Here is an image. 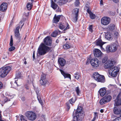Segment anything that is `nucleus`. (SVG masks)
I'll return each instance as SVG.
<instances>
[{
	"mask_svg": "<svg viewBox=\"0 0 121 121\" xmlns=\"http://www.w3.org/2000/svg\"><path fill=\"white\" fill-rule=\"evenodd\" d=\"M82 107H78L75 111V116L71 121H81L84 115V112L82 110Z\"/></svg>",
	"mask_w": 121,
	"mask_h": 121,
	"instance_id": "obj_1",
	"label": "nucleus"
},
{
	"mask_svg": "<svg viewBox=\"0 0 121 121\" xmlns=\"http://www.w3.org/2000/svg\"><path fill=\"white\" fill-rule=\"evenodd\" d=\"M51 48L46 46L44 43L40 44L38 49V52L40 55H44L48 52Z\"/></svg>",
	"mask_w": 121,
	"mask_h": 121,
	"instance_id": "obj_2",
	"label": "nucleus"
},
{
	"mask_svg": "<svg viewBox=\"0 0 121 121\" xmlns=\"http://www.w3.org/2000/svg\"><path fill=\"white\" fill-rule=\"evenodd\" d=\"M11 69V67L9 66L1 68L0 69V76L2 78L5 77Z\"/></svg>",
	"mask_w": 121,
	"mask_h": 121,
	"instance_id": "obj_3",
	"label": "nucleus"
},
{
	"mask_svg": "<svg viewBox=\"0 0 121 121\" xmlns=\"http://www.w3.org/2000/svg\"><path fill=\"white\" fill-rule=\"evenodd\" d=\"M119 71V69L117 67L114 66L110 69L109 73L112 76L115 77L117 76Z\"/></svg>",
	"mask_w": 121,
	"mask_h": 121,
	"instance_id": "obj_4",
	"label": "nucleus"
},
{
	"mask_svg": "<svg viewBox=\"0 0 121 121\" xmlns=\"http://www.w3.org/2000/svg\"><path fill=\"white\" fill-rule=\"evenodd\" d=\"M117 46L115 44L108 45L106 47V50L108 52H114L117 50Z\"/></svg>",
	"mask_w": 121,
	"mask_h": 121,
	"instance_id": "obj_5",
	"label": "nucleus"
},
{
	"mask_svg": "<svg viewBox=\"0 0 121 121\" xmlns=\"http://www.w3.org/2000/svg\"><path fill=\"white\" fill-rule=\"evenodd\" d=\"M25 115L27 118L29 120L33 121L36 118V116L34 112L30 111L27 112L26 113Z\"/></svg>",
	"mask_w": 121,
	"mask_h": 121,
	"instance_id": "obj_6",
	"label": "nucleus"
},
{
	"mask_svg": "<svg viewBox=\"0 0 121 121\" xmlns=\"http://www.w3.org/2000/svg\"><path fill=\"white\" fill-rule=\"evenodd\" d=\"M90 63L91 65L94 68L98 67L99 64V60L95 58L92 59L91 60Z\"/></svg>",
	"mask_w": 121,
	"mask_h": 121,
	"instance_id": "obj_7",
	"label": "nucleus"
},
{
	"mask_svg": "<svg viewBox=\"0 0 121 121\" xmlns=\"http://www.w3.org/2000/svg\"><path fill=\"white\" fill-rule=\"evenodd\" d=\"M111 19L109 17H103L101 20V22L104 25H107L110 22Z\"/></svg>",
	"mask_w": 121,
	"mask_h": 121,
	"instance_id": "obj_8",
	"label": "nucleus"
},
{
	"mask_svg": "<svg viewBox=\"0 0 121 121\" xmlns=\"http://www.w3.org/2000/svg\"><path fill=\"white\" fill-rule=\"evenodd\" d=\"M113 62L112 61L107 60L104 65V67L105 69H111L113 66Z\"/></svg>",
	"mask_w": 121,
	"mask_h": 121,
	"instance_id": "obj_9",
	"label": "nucleus"
},
{
	"mask_svg": "<svg viewBox=\"0 0 121 121\" xmlns=\"http://www.w3.org/2000/svg\"><path fill=\"white\" fill-rule=\"evenodd\" d=\"M115 101V105L118 106L121 105V95L120 94L117 95Z\"/></svg>",
	"mask_w": 121,
	"mask_h": 121,
	"instance_id": "obj_10",
	"label": "nucleus"
},
{
	"mask_svg": "<svg viewBox=\"0 0 121 121\" xmlns=\"http://www.w3.org/2000/svg\"><path fill=\"white\" fill-rule=\"evenodd\" d=\"M40 84L42 85H44L46 84L48 85L49 84V82L47 81L46 79V77L44 75H43L41 78V80L40 81Z\"/></svg>",
	"mask_w": 121,
	"mask_h": 121,
	"instance_id": "obj_11",
	"label": "nucleus"
},
{
	"mask_svg": "<svg viewBox=\"0 0 121 121\" xmlns=\"http://www.w3.org/2000/svg\"><path fill=\"white\" fill-rule=\"evenodd\" d=\"M44 42L45 45L48 46H50L52 43V40L51 37L47 36L44 39Z\"/></svg>",
	"mask_w": 121,
	"mask_h": 121,
	"instance_id": "obj_12",
	"label": "nucleus"
},
{
	"mask_svg": "<svg viewBox=\"0 0 121 121\" xmlns=\"http://www.w3.org/2000/svg\"><path fill=\"white\" fill-rule=\"evenodd\" d=\"M69 25L68 23L65 22V23L60 24L59 26V28L61 30L65 29L66 30L69 28Z\"/></svg>",
	"mask_w": 121,
	"mask_h": 121,
	"instance_id": "obj_13",
	"label": "nucleus"
},
{
	"mask_svg": "<svg viewBox=\"0 0 121 121\" xmlns=\"http://www.w3.org/2000/svg\"><path fill=\"white\" fill-rule=\"evenodd\" d=\"M95 56L96 57H99L102 56V53L101 51L98 49H95L94 51Z\"/></svg>",
	"mask_w": 121,
	"mask_h": 121,
	"instance_id": "obj_14",
	"label": "nucleus"
},
{
	"mask_svg": "<svg viewBox=\"0 0 121 121\" xmlns=\"http://www.w3.org/2000/svg\"><path fill=\"white\" fill-rule=\"evenodd\" d=\"M113 112L116 115L120 114L121 116V108L119 107H114Z\"/></svg>",
	"mask_w": 121,
	"mask_h": 121,
	"instance_id": "obj_15",
	"label": "nucleus"
},
{
	"mask_svg": "<svg viewBox=\"0 0 121 121\" xmlns=\"http://www.w3.org/2000/svg\"><path fill=\"white\" fill-rule=\"evenodd\" d=\"M7 8V4L6 3H3L0 6V10L2 11H4Z\"/></svg>",
	"mask_w": 121,
	"mask_h": 121,
	"instance_id": "obj_16",
	"label": "nucleus"
},
{
	"mask_svg": "<svg viewBox=\"0 0 121 121\" xmlns=\"http://www.w3.org/2000/svg\"><path fill=\"white\" fill-rule=\"evenodd\" d=\"M59 64L61 67L64 66L65 64L66 61L65 59L62 58H59L58 60Z\"/></svg>",
	"mask_w": 121,
	"mask_h": 121,
	"instance_id": "obj_17",
	"label": "nucleus"
},
{
	"mask_svg": "<svg viewBox=\"0 0 121 121\" xmlns=\"http://www.w3.org/2000/svg\"><path fill=\"white\" fill-rule=\"evenodd\" d=\"M79 12L78 9L77 8H75L74 9L73 14H75V16L74 18V19L73 21L75 22L77 21L78 19V17Z\"/></svg>",
	"mask_w": 121,
	"mask_h": 121,
	"instance_id": "obj_18",
	"label": "nucleus"
},
{
	"mask_svg": "<svg viewBox=\"0 0 121 121\" xmlns=\"http://www.w3.org/2000/svg\"><path fill=\"white\" fill-rule=\"evenodd\" d=\"M60 70L65 78H69L70 79H71V75L70 74L66 73L61 69H60Z\"/></svg>",
	"mask_w": 121,
	"mask_h": 121,
	"instance_id": "obj_19",
	"label": "nucleus"
},
{
	"mask_svg": "<svg viewBox=\"0 0 121 121\" xmlns=\"http://www.w3.org/2000/svg\"><path fill=\"white\" fill-rule=\"evenodd\" d=\"M99 92L101 96H104L106 92V89L105 87L101 88L99 91Z\"/></svg>",
	"mask_w": 121,
	"mask_h": 121,
	"instance_id": "obj_20",
	"label": "nucleus"
},
{
	"mask_svg": "<svg viewBox=\"0 0 121 121\" xmlns=\"http://www.w3.org/2000/svg\"><path fill=\"white\" fill-rule=\"evenodd\" d=\"M105 37L108 40H112L113 39L112 35L109 32H107L105 34Z\"/></svg>",
	"mask_w": 121,
	"mask_h": 121,
	"instance_id": "obj_21",
	"label": "nucleus"
},
{
	"mask_svg": "<svg viewBox=\"0 0 121 121\" xmlns=\"http://www.w3.org/2000/svg\"><path fill=\"white\" fill-rule=\"evenodd\" d=\"M61 16H62L58 15L57 16L55 14L53 19V22L56 23L59 22Z\"/></svg>",
	"mask_w": 121,
	"mask_h": 121,
	"instance_id": "obj_22",
	"label": "nucleus"
},
{
	"mask_svg": "<svg viewBox=\"0 0 121 121\" xmlns=\"http://www.w3.org/2000/svg\"><path fill=\"white\" fill-rule=\"evenodd\" d=\"M96 45L99 47L102 46L105 43L104 42H103L100 39L97 40L96 41Z\"/></svg>",
	"mask_w": 121,
	"mask_h": 121,
	"instance_id": "obj_23",
	"label": "nucleus"
},
{
	"mask_svg": "<svg viewBox=\"0 0 121 121\" xmlns=\"http://www.w3.org/2000/svg\"><path fill=\"white\" fill-rule=\"evenodd\" d=\"M61 33V32L59 30H57L54 31L51 34V36L52 37H55L57 35Z\"/></svg>",
	"mask_w": 121,
	"mask_h": 121,
	"instance_id": "obj_24",
	"label": "nucleus"
},
{
	"mask_svg": "<svg viewBox=\"0 0 121 121\" xmlns=\"http://www.w3.org/2000/svg\"><path fill=\"white\" fill-rule=\"evenodd\" d=\"M51 7L53 9H55L58 7L57 4H56L52 0H51Z\"/></svg>",
	"mask_w": 121,
	"mask_h": 121,
	"instance_id": "obj_25",
	"label": "nucleus"
},
{
	"mask_svg": "<svg viewBox=\"0 0 121 121\" xmlns=\"http://www.w3.org/2000/svg\"><path fill=\"white\" fill-rule=\"evenodd\" d=\"M23 21H21L19 23V26H17L16 28L15 31L16 32H19V30L20 27H21V28H22V26H23L24 24V23H23Z\"/></svg>",
	"mask_w": 121,
	"mask_h": 121,
	"instance_id": "obj_26",
	"label": "nucleus"
},
{
	"mask_svg": "<svg viewBox=\"0 0 121 121\" xmlns=\"http://www.w3.org/2000/svg\"><path fill=\"white\" fill-rule=\"evenodd\" d=\"M116 27L115 25L113 24H111L108 26L109 30L111 31L114 30Z\"/></svg>",
	"mask_w": 121,
	"mask_h": 121,
	"instance_id": "obj_27",
	"label": "nucleus"
},
{
	"mask_svg": "<svg viewBox=\"0 0 121 121\" xmlns=\"http://www.w3.org/2000/svg\"><path fill=\"white\" fill-rule=\"evenodd\" d=\"M98 82H100L102 83H104L105 82V78L104 76L100 75L97 81Z\"/></svg>",
	"mask_w": 121,
	"mask_h": 121,
	"instance_id": "obj_28",
	"label": "nucleus"
},
{
	"mask_svg": "<svg viewBox=\"0 0 121 121\" xmlns=\"http://www.w3.org/2000/svg\"><path fill=\"white\" fill-rule=\"evenodd\" d=\"M100 75L99 74L98 72H96L93 74V77L95 80L97 81V80H98V79Z\"/></svg>",
	"mask_w": 121,
	"mask_h": 121,
	"instance_id": "obj_29",
	"label": "nucleus"
},
{
	"mask_svg": "<svg viewBox=\"0 0 121 121\" xmlns=\"http://www.w3.org/2000/svg\"><path fill=\"white\" fill-rule=\"evenodd\" d=\"M15 36L17 37V39L19 40V42H20L21 41V37L20 36L19 32L15 31Z\"/></svg>",
	"mask_w": 121,
	"mask_h": 121,
	"instance_id": "obj_30",
	"label": "nucleus"
},
{
	"mask_svg": "<svg viewBox=\"0 0 121 121\" xmlns=\"http://www.w3.org/2000/svg\"><path fill=\"white\" fill-rule=\"evenodd\" d=\"M33 3L28 2L26 5V7L28 10H30L31 9L33 6Z\"/></svg>",
	"mask_w": 121,
	"mask_h": 121,
	"instance_id": "obj_31",
	"label": "nucleus"
},
{
	"mask_svg": "<svg viewBox=\"0 0 121 121\" xmlns=\"http://www.w3.org/2000/svg\"><path fill=\"white\" fill-rule=\"evenodd\" d=\"M103 97L104 99L107 102L110 101L112 99V97L110 95L106 96Z\"/></svg>",
	"mask_w": 121,
	"mask_h": 121,
	"instance_id": "obj_32",
	"label": "nucleus"
},
{
	"mask_svg": "<svg viewBox=\"0 0 121 121\" xmlns=\"http://www.w3.org/2000/svg\"><path fill=\"white\" fill-rule=\"evenodd\" d=\"M106 102L104 97H103L99 101V103L101 105H103L105 104Z\"/></svg>",
	"mask_w": 121,
	"mask_h": 121,
	"instance_id": "obj_33",
	"label": "nucleus"
},
{
	"mask_svg": "<svg viewBox=\"0 0 121 121\" xmlns=\"http://www.w3.org/2000/svg\"><path fill=\"white\" fill-rule=\"evenodd\" d=\"M75 90L78 95H79L80 94L81 91L78 86L76 87Z\"/></svg>",
	"mask_w": 121,
	"mask_h": 121,
	"instance_id": "obj_34",
	"label": "nucleus"
},
{
	"mask_svg": "<svg viewBox=\"0 0 121 121\" xmlns=\"http://www.w3.org/2000/svg\"><path fill=\"white\" fill-rule=\"evenodd\" d=\"M74 76L75 78L77 79H79L80 77V74L78 72H76L74 74Z\"/></svg>",
	"mask_w": 121,
	"mask_h": 121,
	"instance_id": "obj_35",
	"label": "nucleus"
},
{
	"mask_svg": "<svg viewBox=\"0 0 121 121\" xmlns=\"http://www.w3.org/2000/svg\"><path fill=\"white\" fill-rule=\"evenodd\" d=\"M76 100V99L75 98H72L69 100V102L71 104H72L74 103Z\"/></svg>",
	"mask_w": 121,
	"mask_h": 121,
	"instance_id": "obj_36",
	"label": "nucleus"
},
{
	"mask_svg": "<svg viewBox=\"0 0 121 121\" xmlns=\"http://www.w3.org/2000/svg\"><path fill=\"white\" fill-rule=\"evenodd\" d=\"M89 4V3H88L87 4H86L85 5V6L87 7V8H88L87 9L86 11L89 14L91 13H92L91 12L90 10L89 9V8L88 7H87V6H88V4Z\"/></svg>",
	"mask_w": 121,
	"mask_h": 121,
	"instance_id": "obj_37",
	"label": "nucleus"
},
{
	"mask_svg": "<svg viewBox=\"0 0 121 121\" xmlns=\"http://www.w3.org/2000/svg\"><path fill=\"white\" fill-rule=\"evenodd\" d=\"M98 118L97 113L96 112H95V115L94 118L91 121H95V120Z\"/></svg>",
	"mask_w": 121,
	"mask_h": 121,
	"instance_id": "obj_38",
	"label": "nucleus"
},
{
	"mask_svg": "<svg viewBox=\"0 0 121 121\" xmlns=\"http://www.w3.org/2000/svg\"><path fill=\"white\" fill-rule=\"evenodd\" d=\"M70 47V46L68 44H66L64 45L63 46V48L65 49L69 48Z\"/></svg>",
	"mask_w": 121,
	"mask_h": 121,
	"instance_id": "obj_39",
	"label": "nucleus"
},
{
	"mask_svg": "<svg viewBox=\"0 0 121 121\" xmlns=\"http://www.w3.org/2000/svg\"><path fill=\"white\" fill-rule=\"evenodd\" d=\"M5 98L4 99V101L3 102V104H2L1 105L2 106L3 105V104H4L5 102L8 101H10V99H8V98L7 97H5Z\"/></svg>",
	"mask_w": 121,
	"mask_h": 121,
	"instance_id": "obj_40",
	"label": "nucleus"
},
{
	"mask_svg": "<svg viewBox=\"0 0 121 121\" xmlns=\"http://www.w3.org/2000/svg\"><path fill=\"white\" fill-rule=\"evenodd\" d=\"M90 18L92 19H94L95 18V15L92 13H90Z\"/></svg>",
	"mask_w": 121,
	"mask_h": 121,
	"instance_id": "obj_41",
	"label": "nucleus"
},
{
	"mask_svg": "<svg viewBox=\"0 0 121 121\" xmlns=\"http://www.w3.org/2000/svg\"><path fill=\"white\" fill-rule=\"evenodd\" d=\"M13 39L12 38V35L11 36V38L10 40V45L11 46H12L13 45Z\"/></svg>",
	"mask_w": 121,
	"mask_h": 121,
	"instance_id": "obj_42",
	"label": "nucleus"
},
{
	"mask_svg": "<svg viewBox=\"0 0 121 121\" xmlns=\"http://www.w3.org/2000/svg\"><path fill=\"white\" fill-rule=\"evenodd\" d=\"M25 117L23 115H22L20 116V120L21 121H27L25 120Z\"/></svg>",
	"mask_w": 121,
	"mask_h": 121,
	"instance_id": "obj_43",
	"label": "nucleus"
},
{
	"mask_svg": "<svg viewBox=\"0 0 121 121\" xmlns=\"http://www.w3.org/2000/svg\"><path fill=\"white\" fill-rule=\"evenodd\" d=\"M75 4L76 6H78L79 4V0H76L75 2Z\"/></svg>",
	"mask_w": 121,
	"mask_h": 121,
	"instance_id": "obj_44",
	"label": "nucleus"
},
{
	"mask_svg": "<svg viewBox=\"0 0 121 121\" xmlns=\"http://www.w3.org/2000/svg\"><path fill=\"white\" fill-rule=\"evenodd\" d=\"M112 121H121V117H118L114 119Z\"/></svg>",
	"mask_w": 121,
	"mask_h": 121,
	"instance_id": "obj_45",
	"label": "nucleus"
},
{
	"mask_svg": "<svg viewBox=\"0 0 121 121\" xmlns=\"http://www.w3.org/2000/svg\"><path fill=\"white\" fill-rule=\"evenodd\" d=\"M93 25H91L89 26V31L92 32L93 31L92 30Z\"/></svg>",
	"mask_w": 121,
	"mask_h": 121,
	"instance_id": "obj_46",
	"label": "nucleus"
},
{
	"mask_svg": "<svg viewBox=\"0 0 121 121\" xmlns=\"http://www.w3.org/2000/svg\"><path fill=\"white\" fill-rule=\"evenodd\" d=\"M15 49V47H14L11 46L9 49V50L10 51H12L14 50Z\"/></svg>",
	"mask_w": 121,
	"mask_h": 121,
	"instance_id": "obj_47",
	"label": "nucleus"
},
{
	"mask_svg": "<svg viewBox=\"0 0 121 121\" xmlns=\"http://www.w3.org/2000/svg\"><path fill=\"white\" fill-rule=\"evenodd\" d=\"M107 58L106 57H104L102 59V63H105V62H106L107 61Z\"/></svg>",
	"mask_w": 121,
	"mask_h": 121,
	"instance_id": "obj_48",
	"label": "nucleus"
},
{
	"mask_svg": "<svg viewBox=\"0 0 121 121\" xmlns=\"http://www.w3.org/2000/svg\"><path fill=\"white\" fill-rule=\"evenodd\" d=\"M37 98H38V99L39 101V102L41 104V105H42L43 104V103L42 102L41 100L40 99H39L38 98V96H37Z\"/></svg>",
	"mask_w": 121,
	"mask_h": 121,
	"instance_id": "obj_49",
	"label": "nucleus"
},
{
	"mask_svg": "<svg viewBox=\"0 0 121 121\" xmlns=\"http://www.w3.org/2000/svg\"><path fill=\"white\" fill-rule=\"evenodd\" d=\"M21 77V75L20 74H19V73H18V74H17L16 76V78H20Z\"/></svg>",
	"mask_w": 121,
	"mask_h": 121,
	"instance_id": "obj_50",
	"label": "nucleus"
},
{
	"mask_svg": "<svg viewBox=\"0 0 121 121\" xmlns=\"http://www.w3.org/2000/svg\"><path fill=\"white\" fill-rule=\"evenodd\" d=\"M66 105L67 108H68V110H69L70 108V104L69 103H66Z\"/></svg>",
	"mask_w": 121,
	"mask_h": 121,
	"instance_id": "obj_51",
	"label": "nucleus"
},
{
	"mask_svg": "<svg viewBox=\"0 0 121 121\" xmlns=\"http://www.w3.org/2000/svg\"><path fill=\"white\" fill-rule=\"evenodd\" d=\"M61 2H58V3L57 4L59 5H62L63 4H65L63 3L64 2L63 1H62V0H61Z\"/></svg>",
	"mask_w": 121,
	"mask_h": 121,
	"instance_id": "obj_52",
	"label": "nucleus"
},
{
	"mask_svg": "<svg viewBox=\"0 0 121 121\" xmlns=\"http://www.w3.org/2000/svg\"><path fill=\"white\" fill-rule=\"evenodd\" d=\"M3 87V84L2 83L0 82V89L2 88Z\"/></svg>",
	"mask_w": 121,
	"mask_h": 121,
	"instance_id": "obj_53",
	"label": "nucleus"
},
{
	"mask_svg": "<svg viewBox=\"0 0 121 121\" xmlns=\"http://www.w3.org/2000/svg\"><path fill=\"white\" fill-rule=\"evenodd\" d=\"M17 81H16L14 82V84L15 85H17V86H18L21 85H18L17 83Z\"/></svg>",
	"mask_w": 121,
	"mask_h": 121,
	"instance_id": "obj_54",
	"label": "nucleus"
},
{
	"mask_svg": "<svg viewBox=\"0 0 121 121\" xmlns=\"http://www.w3.org/2000/svg\"><path fill=\"white\" fill-rule=\"evenodd\" d=\"M33 60H34L35 58V51H34L33 52Z\"/></svg>",
	"mask_w": 121,
	"mask_h": 121,
	"instance_id": "obj_55",
	"label": "nucleus"
},
{
	"mask_svg": "<svg viewBox=\"0 0 121 121\" xmlns=\"http://www.w3.org/2000/svg\"><path fill=\"white\" fill-rule=\"evenodd\" d=\"M56 12H61L60 10V9L59 8V7H58V8L56 10Z\"/></svg>",
	"mask_w": 121,
	"mask_h": 121,
	"instance_id": "obj_56",
	"label": "nucleus"
},
{
	"mask_svg": "<svg viewBox=\"0 0 121 121\" xmlns=\"http://www.w3.org/2000/svg\"><path fill=\"white\" fill-rule=\"evenodd\" d=\"M62 0L64 4L66 3L68 1V0Z\"/></svg>",
	"mask_w": 121,
	"mask_h": 121,
	"instance_id": "obj_57",
	"label": "nucleus"
},
{
	"mask_svg": "<svg viewBox=\"0 0 121 121\" xmlns=\"http://www.w3.org/2000/svg\"><path fill=\"white\" fill-rule=\"evenodd\" d=\"M21 100L23 101H24L25 100V98L24 97H22L21 98Z\"/></svg>",
	"mask_w": 121,
	"mask_h": 121,
	"instance_id": "obj_58",
	"label": "nucleus"
},
{
	"mask_svg": "<svg viewBox=\"0 0 121 121\" xmlns=\"http://www.w3.org/2000/svg\"><path fill=\"white\" fill-rule=\"evenodd\" d=\"M100 47V48L103 51H105V49L103 48L102 46H101Z\"/></svg>",
	"mask_w": 121,
	"mask_h": 121,
	"instance_id": "obj_59",
	"label": "nucleus"
},
{
	"mask_svg": "<svg viewBox=\"0 0 121 121\" xmlns=\"http://www.w3.org/2000/svg\"><path fill=\"white\" fill-rule=\"evenodd\" d=\"M113 2L116 3H117L118 2V1L119 0H113Z\"/></svg>",
	"mask_w": 121,
	"mask_h": 121,
	"instance_id": "obj_60",
	"label": "nucleus"
},
{
	"mask_svg": "<svg viewBox=\"0 0 121 121\" xmlns=\"http://www.w3.org/2000/svg\"><path fill=\"white\" fill-rule=\"evenodd\" d=\"M100 4L101 5H103V0H101L100 2Z\"/></svg>",
	"mask_w": 121,
	"mask_h": 121,
	"instance_id": "obj_61",
	"label": "nucleus"
},
{
	"mask_svg": "<svg viewBox=\"0 0 121 121\" xmlns=\"http://www.w3.org/2000/svg\"><path fill=\"white\" fill-rule=\"evenodd\" d=\"M55 3H57V4L58 3V2L57 1V0H54V1H53Z\"/></svg>",
	"mask_w": 121,
	"mask_h": 121,
	"instance_id": "obj_62",
	"label": "nucleus"
},
{
	"mask_svg": "<svg viewBox=\"0 0 121 121\" xmlns=\"http://www.w3.org/2000/svg\"><path fill=\"white\" fill-rule=\"evenodd\" d=\"M100 112L101 113H103L104 112L103 110L102 109H101L100 110Z\"/></svg>",
	"mask_w": 121,
	"mask_h": 121,
	"instance_id": "obj_63",
	"label": "nucleus"
},
{
	"mask_svg": "<svg viewBox=\"0 0 121 121\" xmlns=\"http://www.w3.org/2000/svg\"><path fill=\"white\" fill-rule=\"evenodd\" d=\"M24 64H25V65H26L27 64V62L26 61H25L24 62Z\"/></svg>",
	"mask_w": 121,
	"mask_h": 121,
	"instance_id": "obj_64",
	"label": "nucleus"
}]
</instances>
